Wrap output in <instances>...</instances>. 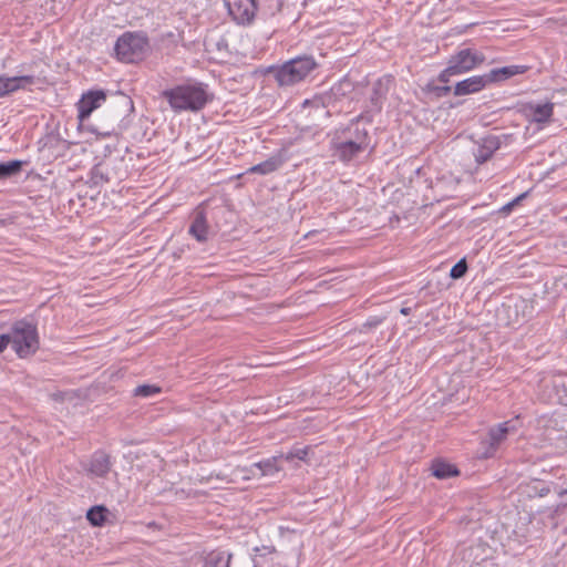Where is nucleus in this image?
I'll list each match as a JSON object with an SVG mask.
<instances>
[{
    "label": "nucleus",
    "mask_w": 567,
    "mask_h": 567,
    "mask_svg": "<svg viewBox=\"0 0 567 567\" xmlns=\"http://www.w3.org/2000/svg\"><path fill=\"white\" fill-rule=\"evenodd\" d=\"M206 87L203 83H186L164 90L162 96L175 112H198L209 101Z\"/></svg>",
    "instance_id": "1"
},
{
    "label": "nucleus",
    "mask_w": 567,
    "mask_h": 567,
    "mask_svg": "<svg viewBox=\"0 0 567 567\" xmlns=\"http://www.w3.org/2000/svg\"><path fill=\"white\" fill-rule=\"evenodd\" d=\"M10 339V346L18 358L27 359L35 354L40 348L37 326L22 319L16 321L6 333Z\"/></svg>",
    "instance_id": "2"
},
{
    "label": "nucleus",
    "mask_w": 567,
    "mask_h": 567,
    "mask_svg": "<svg viewBox=\"0 0 567 567\" xmlns=\"http://www.w3.org/2000/svg\"><path fill=\"white\" fill-rule=\"evenodd\" d=\"M317 66L312 55H299L272 69V72L280 86H290L303 81Z\"/></svg>",
    "instance_id": "3"
},
{
    "label": "nucleus",
    "mask_w": 567,
    "mask_h": 567,
    "mask_svg": "<svg viewBox=\"0 0 567 567\" xmlns=\"http://www.w3.org/2000/svg\"><path fill=\"white\" fill-rule=\"evenodd\" d=\"M150 49L148 38L143 32L126 31L115 42L114 51L121 62L137 63Z\"/></svg>",
    "instance_id": "4"
},
{
    "label": "nucleus",
    "mask_w": 567,
    "mask_h": 567,
    "mask_svg": "<svg viewBox=\"0 0 567 567\" xmlns=\"http://www.w3.org/2000/svg\"><path fill=\"white\" fill-rule=\"evenodd\" d=\"M485 60V55L476 49H461L450 56L447 66L439 75V81L447 83L452 76L471 72L483 64Z\"/></svg>",
    "instance_id": "5"
},
{
    "label": "nucleus",
    "mask_w": 567,
    "mask_h": 567,
    "mask_svg": "<svg viewBox=\"0 0 567 567\" xmlns=\"http://www.w3.org/2000/svg\"><path fill=\"white\" fill-rule=\"evenodd\" d=\"M355 141L344 140L338 135L333 143L334 152L342 162H350L369 146V133L367 128H355Z\"/></svg>",
    "instance_id": "6"
},
{
    "label": "nucleus",
    "mask_w": 567,
    "mask_h": 567,
    "mask_svg": "<svg viewBox=\"0 0 567 567\" xmlns=\"http://www.w3.org/2000/svg\"><path fill=\"white\" fill-rule=\"evenodd\" d=\"M228 14L239 25H250L258 10L257 0H224Z\"/></svg>",
    "instance_id": "7"
},
{
    "label": "nucleus",
    "mask_w": 567,
    "mask_h": 567,
    "mask_svg": "<svg viewBox=\"0 0 567 567\" xmlns=\"http://www.w3.org/2000/svg\"><path fill=\"white\" fill-rule=\"evenodd\" d=\"M86 475L94 478H105L112 470L111 456L104 451L94 452L90 460L82 464Z\"/></svg>",
    "instance_id": "8"
},
{
    "label": "nucleus",
    "mask_w": 567,
    "mask_h": 567,
    "mask_svg": "<svg viewBox=\"0 0 567 567\" xmlns=\"http://www.w3.org/2000/svg\"><path fill=\"white\" fill-rule=\"evenodd\" d=\"M506 135L488 134L476 142V147L473 151L475 162L483 164L487 162L493 154L501 148Z\"/></svg>",
    "instance_id": "9"
},
{
    "label": "nucleus",
    "mask_w": 567,
    "mask_h": 567,
    "mask_svg": "<svg viewBox=\"0 0 567 567\" xmlns=\"http://www.w3.org/2000/svg\"><path fill=\"white\" fill-rule=\"evenodd\" d=\"M44 79L34 74H22L14 76L4 75L6 96L18 91H31L32 85L43 84Z\"/></svg>",
    "instance_id": "10"
},
{
    "label": "nucleus",
    "mask_w": 567,
    "mask_h": 567,
    "mask_svg": "<svg viewBox=\"0 0 567 567\" xmlns=\"http://www.w3.org/2000/svg\"><path fill=\"white\" fill-rule=\"evenodd\" d=\"M106 100V94L103 90L89 91L84 93L78 103L79 120L83 122L91 113L101 106Z\"/></svg>",
    "instance_id": "11"
},
{
    "label": "nucleus",
    "mask_w": 567,
    "mask_h": 567,
    "mask_svg": "<svg viewBox=\"0 0 567 567\" xmlns=\"http://www.w3.org/2000/svg\"><path fill=\"white\" fill-rule=\"evenodd\" d=\"M394 83V78L390 74H385L378 79L372 87V93L370 96V101L372 106L380 112L382 109V103L386 97L391 86Z\"/></svg>",
    "instance_id": "12"
},
{
    "label": "nucleus",
    "mask_w": 567,
    "mask_h": 567,
    "mask_svg": "<svg viewBox=\"0 0 567 567\" xmlns=\"http://www.w3.org/2000/svg\"><path fill=\"white\" fill-rule=\"evenodd\" d=\"M488 84L489 82L486 73L483 75H474L461 82H457L454 86V95L462 96L477 93L482 91L484 87H486V85Z\"/></svg>",
    "instance_id": "13"
},
{
    "label": "nucleus",
    "mask_w": 567,
    "mask_h": 567,
    "mask_svg": "<svg viewBox=\"0 0 567 567\" xmlns=\"http://www.w3.org/2000/svg\"><path fill=\"white\" fill-rule=\"evenodd\" d=\"M188 233L199 243L208 238V224L205 210L199 206L195 212V217L189 226Z\"/></svg>",
    "instance_id": "14"
},
{
    "label": "nucleus",
    "mask_w": 567,
    "mask_h": 567,
    "mask_svg": "<svg viewBox=\"0 0 567 567\" xmlns=\"http://www.w3.org/2000/svg\"><path fill=\"white\" fill-rule=\"evenodd\" d=\"M529 70L527 65H507L498 69H493L486 73L489 84L511 79L515 75L523 74Z\"/></svg>",
    "instance_id": "15"
},
{
    "label": "nucleus",
    "mask_w": 567,
    "mask_h": 567,
    "mask_svg": "<svg viewBox=\"0 0 567 567\" xmlns=\"http://www.w3.org/2000/svg\"><path fill=\"white\" fill-rule=\"evenodd\" d=\"M512 421H506L493 426L488 431L489 444L496 449L507 436L509 432L515 431V426L511 425Z\"/></svg>",
    "instance_id": "16"
},
{
    "label": "nucleus",
    "mask_w": 567,
    "mask_h": 567,
    "mask_svg": "<svg viewBox=\"0 0 567 567\" xmlns=\"http://www.w3.org/2000/svg\"><path fill=\"white\" fill-rule=\"evenodd\" d=\"M284 164V158L281 155H274L268 159L251 166L247 173L267 175L275 171H277Z\"/></svg>",
    "instance_id": "17"
},
{
    "label": "nucleus",
    "mask_w": 567,
    "mask_h": 567,
    "mask_svg": "<svg viewBox=\"0 0 567 567\" xmlns=\"http://www.w3.org/2000/svg\"><path fill=\"white\" fill-rule=\"evenodd\" d=\"M431 471L433 476L439 480H446L460 474V471L455 465L442 460H434L431 465Z\"/></svg>",
    "instance_id": "18"
},
{
    "label": "nucleus",
    "mask_w": 567,
    "mask_h": 567,
    "mask_svg": "<svg viewBox=\"0 0 567 567\" xmlns=\"http://www.w3.org/2000/svg\"><path fill=\"white\" fill-rule=\"evenodd\" d=\"M279 460H282V457H280V454L257 462L252 466L258 468L262 476L274 475L281 470V467L278 465Z\"/></svg>",
    "instance_id": "19"
},
{
    "label": "nucleus",
    "mask_w": 567,
    "mask_h": 567,
    "mask_svg": "<svg viewBox=\"0 0 567 567\" xmlns=\"http://www.w3.org/2000/svg\"><path fill=\"white\" fill-rule=\"evenodd\" d=\"M23 162L13 159L9 162H0V181L10 178L19 174L22 169Z\"/></svg>",
    "instance_id": "20"
},
{
    "label": "nucleus",
    "mask_w": 567,
    "mask_h": 567,
    "mask_svg": "<svg viewBox=\"0 0 567 567\" xmlns=\"http://www.w3.org/2000/svg\"><path fill=\"white\" fill-rule=\"evenodd\" d=\"M532 110H533L534 121H536L538 123H545V122L549 121V118L553 115L554 104L550 102H547L545 104H537L534 107H532Z\"/></svg>",
    "instance_id": "21"
},
{
    "label": "nucleus",
    "mask_w": 567,
    "mask_h": 567,
    "mask_svg": "<svg viewBox=\"0 0 567 567\" xmlns=\"http://www.w3.org/2000/svg\"><path fill=\"white\" fill-rule=\"evenodd\" d=\"M107 508L103 505L91 507L86 513L87 520L93 526H102L106 520Z\"/></svg>",
    "instance_id": "22"
},
{
    "label": "nucleus",
    "mask_w": 567,
    "mask_h": 567,
    "mask_svg": "<svg viewBox=\"0 0 567 567\" xmlns=\"http://www.w3.org/2000/svg\"><path fill=\"white\" fill-rule=\"evenodd\" d=\"M310 451V446H293L289 452L281 453L280 457L287 462H292L293 460L307 461Z\"/></svg>",
    "instance_id": "23"
},
{
    "label": "nucleus",
    "mask_w": 567,
    "mask_h": 567,
    "mask_svg": "<svg viewBox=\"0 0 567 567\" xmlns=\"http://www.w3.org/2000/svg\"><path fill=\"white\" fill-rule=\"evenodd\" d=\"M162 392V388L156 384H141L133 390V395L138 398H151Z\"/></svg>",
    "instance_id": "24"
},
{
    "label": "nucleus",
    "mask_w": 567,
    "mask_h": 567,
    "mask_svg": "<svg viewBox=\"0 0 567 567\" xmlns=\"http://www.w3.org/2000/svg\"><path fill=\"white\" fill-rule=\"evenodd\" d=\"M364 118L363 114L358 115L357 117L352 118L347 127H344L340 135L344 140L355 141V128H361L359 123L361 120Z\"/></svg>",
    "instance_id": "25"
},
{
    "label": "nucleus",
    "mask_w": 567,
    "mask_h": 567,
    "mask_svg": "<svg viewBox=\"0 0 567 567\" xmlns=\"http://www.w3.org/2000/svg\"><path fill=\"white\" fill-rule=\"evenodd\" d=\"M225 558H226L225 567H229L231 554L226 555L224 551L212 553L208 556L206 564L208 567H218V565L221 564L225 560Z\"/></svg>",
    "instance_id": "26"
},
{
    "label": "nucleus",
    "mask_w": 567,
    "mask_h": 567,
    "mask_svg": "<svg viewBox=\"0 0 567 567\" xmlns=\"http://www.w3.org/2000/svg\"><path fill=\"white\" fill-rule=\"evenodd\" d=\"M350 87H351V84L348 81H343V82H339L338 84H334L330 89L328 100L329 101L332 99L337 100L338 97L346 95V93H347L346 89H350Z\"/></svg>",
    "instance_id": "27"
},
{
    "label": "nucleus",
    "mask_w": 567,
    "mask_h": 567,
    "mask_svg": "<svg viewBox=\"0 0 567 567\" xmlns=\"http://www.w3.org/2000/svg\"><path fill=\"white\" fill-rule=\"evenodd\" d=\"M468 266L465 258L460 259L451 269L450 277L452 279H460L467 272Z\"/></svg>",
    "instance_id": "28"
},
{
    "label": "nucleus",
    "mask_w": 567,
    "mask_h": 567,
    "mask_svg": "<svg viewBox=\"0 0 567 567\" xmlns=\"http://www.w3.org/2000/svg\"><path fill=\"white\" fill-rule=\"evenodd\" d=\"M92 179L94 184H99L107 183L110 181V177L106 173H104L102 165H95L92 169Z\"/></svg>",
    "instance_id": "29"
},
{
    "label": "nucleus",
    "mask_w": 567,
    "mask_h": 567,
    "mask_svg": "<svg viewBox=\"0 0 567 567\" xmlns=\"http://www.w3.org/2000/svg\"><path fill=\"white\" fill-rule=\"evenodd\" d=\"M384 318L373 316L367 319L364 323H362L360 328V332H368L377 327H379L383 322Z\"/></svg>",
    "instance_id": "30"
},
{
    "label": "nucleus",
    "mask_w": 567,
    "mask_h": 567,
    "mask_svg": "<svg viewBox=\"0 0 567 567\" xmlns=\"http://www.w3.org/2000/svg\"><path fill=\"white\" fill-rule=\"evenodd\" d=\"M528 196V192H525V193H522L520 195H518L517 197H515L513 200H511L509 203H507L506 205H504L501 209H499V213L504 214V215H508L513 208L515 206H517L523 199H525L526 197Z\"/></svg>",
    "instance_id": "31"
},
{
    "label": "nucleus",
    "mask_w": 567,
    "mask_h": 567,
    "mask_svg": "<svg viewBox=\"0 0 567 567\" xmlns=\"http://www.w3.org/2000/svg\"><path fill=\"white\" fill-rule=\"evenodd\" d=\"M429 90L434 92L437 97H443V96H446L450 94L451 86H449V85H444V86L429 85Z\"/></svg>",
    "instance_id": "32"
},
{
    "label": "nucleus",
    "mask_w": 567,
    "mask_h": 567,
    "mask_svg": "<svg viewBox=\"0 0 567 567\" xmlns=\"http://www.w3.org/2000/svg\"><path fill=\"white\" fill-rule=\"evenodd\" d=\"M10 344V339L6 333L0 336V353H2Z\"/></svg>",
    "instance_id": "33"
},
{
    "label": "nucleus",
    "mask_w": 567,
    "mask_h": 567,
    "mask_svg": "<svg viewBox=\"0 0 567 567\" xmlns=\"http://www.w3.org/2000/svg\"><path fill=\"white\" fill-rule=\"evenodd\" d=\"M4 75L0 74V99L6 97Z\"/></svg>",
    "instance_id": "34"
},
{
    "label": "nucleus",
    "mask_w": 567,
    "mask_h": 567,
    "mask_svg": "<svg viewBox=\"0 0 567 567\" xmlns=\"http://www.w3.org/2000/svg\"><path fill=\"white\" fill-rule=\"evenodd\" d=\"M146 526H147V528L154 529V530L161 529V525L158 523H156L155 520L147 523Z\"/></svg>",
    "instance_id": "35"
},
{
    "label": "nucleus",
    "mask_w": 567,
    "mask_h": 567,
    "mask_svg": "<svg viewBox=\"0 0 567 567\" xmlns=\"http://www.w3.org/2000/svg\"><path fill=\"white\" fill-rule=\"evenodd\" d=\"M412 309L410 307H403L401 308L400 312L403 315V316H409L411 313Z\"/></svg>",
    "instance_id": "36"
},
{
    "label": "nucleus",
    "mask_w": 567,
    "mask_h": 567,
    "mask_svg": "<svg viewBox=\"0 0 567 567\" xmlns=\"http://www.w3.org/2000/svg\"><path fill=\"white\" fill-rule=\"evenodd\" d=\"M282 3H284V1H282V0H279V1H278V10H279V11H280V9H281Z\"/></svg>",
    "instance_id": "37"
}]
</instances>
